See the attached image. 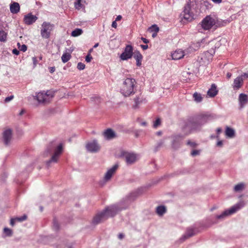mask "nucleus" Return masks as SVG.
<instances>
[{
	"mask_svg": "<svg viewBox=\"0 0 248 248\" xmlns=\"http://www.w3.org/2000/svg\"><path fill=\"white\" fill-rule=\"evenodd\" d=\"M208 44H210L212 47L198 57L197 61L200 65H206L209 64L212 60L213 56L215 53V49L219 47L220 43L215 40L210 41L207 38H203L200 42H198L191 46L195 50H196L201 47H205Z\"/></svg>",
	"mask_w": 248,
	"mask_h": 248,
	"instance_id": "obj_1",
	"label": "nucleus"
},
{
	"mask_svg": "<svg viewBox=\"0 0 248 248\" xmlns=\"http://www.w3.org/2000/svg\"><path fill=\"white\" fill-rule=\"evenodd\" d=\"M129 204L124 202H121L118 204L108 206L101 213L97 214L93 220V224H98L109 217L114 216L118 212L122 210L125 209Z\"/></svg>",
	"mask_w": 248,
	"mask_h": 248,
	"instance_id": "obj_2",
	"label": "nucleus"
},
{
	"mask_svg": "<svg viewBox=\"0 0 248 248\" xmlns=\"http://www.w3.org/2000/svg\"><path fill=\"white\" fill-rule=\"evenodd\" d=\"M63 151V146L62 143H57L55 142L50 143L43 153L44 157L50 156V158L46 162L47 167H50L53 163H56Z\"/></svg>",
	"mask_w": 248,
	"mask_h": 248,
	"instance_id": "obj_3",
	"label": "nucleus"
},
{
	"mask_svg": "<svg viewBox=\"0 0 248 248\" xmlns=\"http://www.w3.org/2000/svg\"><path fill=\"white\" fill-rule=\"evenodd\" d=\"M136 83L135 79L130 78H126L121 86V93L125 97L134 94L135 93Z\"/></svg>",
	"mask_w": 248,
	"mask_h": 248,
	"instance_id": "obj_4",
	"label": "nucleus"
},
{
	"mask_svg": "<svg viewBox=\"0 0 248 248\" xmlns=\"http://www.w3.org/2000/svg\"><path fill=\"white\" fill-rule=\"evenodd\" d=\"M53 96V93L48 91L46 93L44 92H40L36 93V95L33 96V98L34 99L36 100L39 103L46 104L49 103Z\"/></svg>",
	"mask_w": 248,
	"mask_h": 248,
	"instance_id": "obj_5",
	"label": "nucleus"
},
{
	"mask_svg": "<svg viewBox=\"0 0 248 248\" xmlns=\"http://www.w3.org/2000/svg\"><path fill=\"white\" fill-rule=\"evenodd\" d=\"M201 126L196 117H191L187 120L183 127L184 130L190 133L193 130H198Z\"/></svg>",
	"mask_w": 248,
	"mask_h": 248,
	"instance_id": "obj_6",
	"label": "nucleus"
},
{
	"mask_svg": "<svg viewBox=\"0 0 248 248\" xmlns=\"http://www.w3.org/2000/svg\"><path fill=\"white\" fill-rule=\"evenodd\" d=\"M54 28V25L48 22H44L41 25V35L43 38H49L51 31Z\"/></svg>",
	"mask_w": 248,
	"mask_h": 248,
	"instance_id": "obj_7",
	"label": "nucleus"
},
{
	"mask_svg": "<svg viewBox=\"0 0 248 248\" xmlns=\"http://www.w3.org/2000/svg\"><path fill=\"white\" fill-rule=\"evenodd\" d=\"M194 5V2L191 0H188L187 3L184 7L183 11L184 19L187 21H191L194 18V14L191 11V8Z\"/></svg>",
	"mask_w": 248,
	"mask_h": 248,
	"instance_id": "obj_8",
	"label": "nucleus"
},
{
	"mask_svg": "<svg viewBox=\"0 0 248 248\" xmlns=\"http://www.w3.org/2000/svg\"><path fill=\"white\" fill-rule=\"evenodd\" d=\"M216 22L215 18L210 16H206L201 22L202 28L204 30H209L215 25Z\"/></svg>",
	"mask_w": 248,
	"mask_h": 248,
	"instance_id": "obj_9",
	"label": "nucleus"
},
{
	"mask_svg": "<svg viewBox=\"0 0 248 248\" xmlns=\"http://www.w3.org/2000/svg\"><path fill=\"white\" fill-rule=\"evenodd\" d=\"M121 156L123 157L127 165H131L135 163L137 159V155L133 153L123 152Z\"/></svg>",
	"mask_w": 248,
	"mask_h": 248,
	"instance_id": "obj_10",
	"label": "nucleus"
},
{
	"mask_svg": "<svg viewBox=\"0 0 248 248\" xmlns=\"http://www.w3.org/2000/svg\"><path fill=\"white\" fill-rule=\"evenodd\" d=\"M118 168V165L115 164L111 168L109 169L105 173L103 181L100 182V185L103 186L106 182L109 181L112 175L115 173Z\"/></svg>",
	"mask_w": 248,
	"mask_h": 248,
	"instance_id": "obj_11",
	"label": "nucleus"
},
{
	"mask_svg": "<svg viewBox=\"0 0 248 248\" xmlns=\"http://www.w3.org/2000/svg\"><path fill=\"white\" fill-rule=\"evenodd\" d=\"M133 53V49L132 46L127 45L125 46L124 52L121 54L120 59L123 61L127 60L128 59L132 58Z\"/></svg>",
	"mask_w": 248,
	"mask_h": 248,
	"instance_id": "obj_12",
	"label": "nucleus"
},
{
	"mask_svg": "<svg viewBox=\"0 0 248 248\" xmlns=\"http://www.w3.org/2000/svg\"><path fill=\"white\" fill-rule=\"evenodd\" d=\"M248 78V73H244L236 78L233 81V89H239L243 84L244 80Z\"/></svg>",
	"mask_w": 248,
	"mask_h": 248,
	"instance_id": "obj_13",
	"label": "nucleus"
},
{
	"mask_svg": "<svg viewBox=\"0 0 248 248\" xmlns=\"http://www.w3.org/2000/svg\"><path fill=\"white\" fill-rule=\"evenodd\" d=\"M86 148L88 151L92 153L97 152L100 149V146L96 140L88 142L86 144Z\"/></svg>",
	"mask_w": 248,
	"mask_h": 248,
	"instance_id": "obj_14",
	"label": "nucleus"
},
{
	"mask_svg": "<svg viewBox=\"0 0 248 248\" xmlns=\"http://www.w3.org/2000/svg\"><path fill=\"white\" fill-rule=\"evenodd\" d=\"M232 214V206L229 209L225 210L220 215H217L215 217L217 221H222Z\"/></svg>",
	"mask_w": 248,
	"mask_h": 248,
	"instance_id": "obj_15",
	"label": "nucleus"
},
{
	"mask_svg": "<svg viewBox=\"0 0 248 248\" xmlns=\"http://www.w3.org/2000/svg\"><path fill=\"white\" fill-rule=\"evenodd\" d=\"M196 117L199 124H201V126L213 119V116L211 114H203L196 116Z\"/></svg>",
	"mask_w": 248,
	"mask_h": 248,
	"instance_id": "obj_16",
	"label": "nucleus"
},
{
	"mask_svg": "<svg viewBox=\"0 0 248 248\" xmlns=\"http://www.w3.org/2000/svg\"><path fill=\"white\" fill-rule=\"evenodd\" d=\"M12 138V131L10 129L5 130L3 133V139L6 145H9Z\"/></svg>",
	"mask_w": 248,
	"mask_h": 248,
	"instance_id": "obj_17",
	"label": "nucleus"
},
{
	"mask_svg": "<svg viewBox=\"0 0 248 248\" xmlns=\"http://www.w3.org/2000/svg\"><path fill=\"white\" fill-rule=\"evenodd\" d=\"M37 19L36 16L32 15L31 13H29L24 17V22L25 24L30 25L34 23Z\"/></svg>",
	"mask_w": 248,
	"mask_h": 248,
	"instance_id": "obj_18",
	"label": "nucleus"
},
{
	"mask_svg": "<svg viewBox=\"0 0 248 248\" xmlns=\"http://www.w3.org/2000/svg\"><path fill=\"white\" fill-rule=\"evenodd\" d=\"M103 135L107 140H111L116 137L115 133L110 128H108L105 130Z\"/></svg>",
	"mask_w": 248,
	"mask_h": 248,
	"instance_id": "obj_19",
	"label": "nucleus"
},
{
	"mask_svg": "<svg viewBox=\"0 0 248 248\" xmlns=\"http://www.w3.org/2000/svg\"><path fill=\"white\" fill-rule=\"evenodd\" d=\"M184 56V52L181 49H177L171 54L172 59L174 60H179Z\"/></svg>",
	"mask_w": 248,
	"mask_h": 248,
	"instance_id": "obj_20",
	"label": "nucleus"
},
{
	"mask_svg": "<svg viewBox=\"0 0 248 248\" xmlns=\"http://www.w3.org/2000/svg\"><path fill=\"white\" fill-rule=\"evenodd\" d=\"M133 56L136 60L137 65L140 66L142 60V56L141 53L139 51H136L134 52Z\"/></svg>",
	"mask_w": 248,
	"mask_h": 248,
	"instance_id": "obj_21",
	"label": "nucleus"
},
{
	"mask_svg": "<svg viewBox=\"0 0 248 248\" xmlns=\"http://www.w3.org/2000/svg\"><path fill=\"white\" fill-rule=\"evenodd\" d=\"M239 101L240 106V108H243L248 102L247 95L244 93H241L239 95Z\"/></svg>",
	"mask_w": 248,
	"mask_h": 248,
	"instance_id": "obj_22",
	"label": "nucleus"
},
{
	"mask_svg": "<svg viewBox=\"0 0 248 248\" xmlns=\"http://www.w3.org/2000/svg\"><path fill=\"white\" fill-rule=\"evenodd\" d=\"M10 11L12 14H17L19 12L20 10V5L17 2H13L11 4L10 6Z\"/></svg>",
	"mask_w": 248,
	"mask_h": 248,
	"instance_id": "obj_23",
	"label": "nucleus"
},
{
	"mask_svg": "<svg viewBox=\"0 0 248 248\" xmlns=\"http://www.w3.org/2000/svg\"><path fill=\"white\" fill-rule=\"evenodd\" d=\"M217 92L216 85L213 84L207 92V95L211 97H213L217 95Z\"/></svg>",
	"mask_w": 248,
	"mask_h": 248,
	"instance_id": "obj_24",
	"label": "nucleus"
},
{
	"mask_svg": "<svg viewBox=\"0 0 248 248\" xmlns=\"http://www.w3.org/2000/svg\"><path fill=\"white\" fill-rule=\"evenodd\" d=\"M196 233L195 230L192 228H189L187 229L185 234L182 237V239L185 240L189 237H190Z\"/></svg>",
	"mask_w": 248,
	"mask_h": 248,
	"instance_id": "obj_25",
	"label": "nucleus"
},
{
	"mask_svg": "<svg viewBox=\"0 0 248 248\" xmlns=\"http://www.w3.org/2000/svg\"><path fill=\"white\" fill-rule=\"evenodd\" d=\"M13 235V231L11 229L7 227L4 228L2 234V238H6L7 237H11Z\"/></svg>",
	"mask_w": 248,
	"mask_h": 248,
	"instance_id": "obj_26",
	"label": "nucleus"
},
{
	"mask_svg": "<svg viewBox=\"0 0 248 248\" xmlns=\"http://www.w3.org/2000/svg\"><path fill=\"white\" fill-rule=\"evenodd\" d=\"M167 211L166 208L164 205L158 206L156 208V212L159 216H163Z\"/></svg>",
	"mask_w": 248,
	"mask_h": 248,
	"instance_id": "obj_27",
	"label": "nucleus"
},
{
	"mask_svg": "<svg viewBox=\"0 0 248 248\" xmlns=\"http://www.w3.org/2000/svg\"><path fill=\"white\" fill-rule=\"evenodd\" d=\"M246 188V184L244 183H240L235 185L233 188V190L236 192L242 191Z\"/></svg>",
	"mask_w": 248,
	"mask_h": 248,
	"instance_id": "obj_28",
	"label": "nucleus"
},
{
	"mask_svg": "<svg viewBox=\"0 0 248 248\" xmlns=\"http://www.w3.org/2000/svg\"><path fill=\"white\" fill-rule=\"evenodd\" d=\"M71 58L70 52H65L62 56V61L63 63L67 62Z\"/></svg>",
	"mask_w": 248,
	"mask_h": 248,
	"instance_id": "obj_29",
	"label": "nucleus"
},
{
	"mask_svg": "<svg viewBox=\"0 0 248 248\" xmlns=\"http://www.w3.org/2000/svg\"><path fill=\"white\" fill-rule=\"evenodd\" d=\"M245 205V202L243 201H240L238 203L236 204L234 206H233V213L237 212L242 207H243Z\"/></svg>",
	"mask_w": 248,
	"mask_h": 248,
	"instance_id": "obj_30",
	"label": "nucleus"
},
{
	"mask_svg": "<svg viewBox=\"0 0 248 248\" xmlns=\"http://www.w3.org/2000/svg\"><path fill=\"white\" fill-rule=\"evenodd\" d=\"M145 100L142 98V97H140V96L136 97L134 99V101L135 105L134 106L135 108H138L139 106L143 102H144Z\"/></svg>",
	"mask_w": 248,
	"mask_h": 248,
	"instance_id": "obj_31",
	"label": "nucleus"
},
{
	"mask_svg": "<svg viewBox=\"0 0 248 248\" xmlns=\"http://www.w3.org/2000/svg\"><path fill=\"white\" fill-rule=\"evenodd\" d=\"M83 33V31L81 29H76L72 31L71 35L73 37H77Z\"/></svg>",
	"mask_w": 248,
	"mask_h": 248,
	"instance_id": "obj_32",
	"label": "nucleus"
},
{
	"mask_svg": "<svg viewBox=\"0 0 248 248\" xmlns=\"http://www.w3.org/2000/svg\"><path fill=\"white\" fill-rule=\"evenodd\" d=\"M194 100L196 102H201L202 101V98L200 93H195L193 95Z\"/></svg>",
	"mask_w": 248,
	"mask_h": 248,
	"instance_id": "obj_33",
	"label": "nucleus"
},
{
	"mask_svg": "<svg viewBox=\"0 0 248 248\" xmlns=\"http://www.w3.org/2000/svg\"><path fill=\"white\" fill-rule=\"evenodd\" d=\"M225 135L229 138L232 137V129L227 126L225 131Z\"/></svg>",
	"mask_w": 248,
	"mask_h": 248,
	"instance_id": "obj_34",
	"label": "nucleus"
},
{
	"mask_svg": "<svg viewBox=\"0 0 248 248\" xmlns=\"http://www.w3.org/2000/svg\"><path fill=\"white\" fill-rule=\"evenodd\" d=\"M7 33L3 30L0 31V41L4 42L6 40Z\"/></svg>",
	"mask_w": 248,
	"mask_h": 248,
	"instance_id": "obj_35",
	"label": "nucleus"
},
{
	"mask_svg": "<svg viewBox=\"0 0 248 248\" xmlns=\"http://www.w3.org/2000/svg\"><path fill=\"white\" fill-rule=\"evenodd\" d=\"M81 0H76L74 3V6L76 9L79 10L82 7V4L81 3Z\"/></svg>",
	"mask_w": 248,
	"mask_h": 248,
	"instance_id": "obj_36",
	"label": "nucleus"
},
{
	"mask_svg": "<svg viewBox=\"0 0 248 248\" xmlns=\"http://www.w3.org/2000/svg\"><path fill=\"white\" fill-rule=\"evenodd\" d=\"M17 46H18V48L20 50L22 51L23 52H25L27 49V46L25 45H20V43H17Z\"/></svg>",
	"mask_w": 248,
	"mask_h": 248,
	"instance_id": "obj_37",
	"label": "nucleus"
},
{
	"mask_svg": "<svg viewBox=\"0 0 248 248\" xmlns=\"http://www.w3.org/2000/svg\"><path fill=\"white\" fill-rule=\"evenodd\" d=\"M16 222H22L23 221L27 219V216L26 215H23V216L21 217H17L15 218Z\"/></svg>",
	"mask_w": 248,
	"mask_h": 248,
	"instance_id": "obj_38",
	"label": "nucleus"
},
{
	"mask_svg": "<svg viewBox=\"0 0 248 248\" xmlns=\"http://www.w3.org/2000/svg\"><path fill=\"white\" fill-rule=\"evenodd\" d=\"M85 67V65L82 62H78L77 65V68L79 70H83Z\"/></svg>",
	"mask_w": 248,
	"mask_h": 248,
	"instance_id": "obj_39",
	"label": "nucleus"
},
{
	"mask_svg": "<svg viewBox=\"0 0 248 248\" xmlns=\"http://www.w3.org/2000/svg\"><path fill=\"white\" fill-rule=\"evenodd\" d=\"M160 124H161V121H160V119L158 118L154 122L153 126L155 128H156Z\"/></svg>",
	"mask_w": 248,
	"mask_h": 248,
	"instance_id": "obj_40",
	"label": "nucleus"
},
{
	"mask_svg": "<svg viewBox=\"0 0 248 248\" xmlns=\"http://www.w3.org/2000/svg\"><path fill=\"white\" fill-rule=\"evenodd\" d=\"M151 29L152 31H155L156 33L159 31V28L156 25H153Z\"/></svg>",
	"mask_w": 248,
	"mask_h": 248,
	"instance_id": "obj_41",
	"label": "nucleus"
},
{
	"mask_svg": "<svg viewBox=\"0 0 248 248\" xmlns=\"http://www.w3.org/2000/svg\"><path fill=\"white\" fill-rule=\"evenodd\" d=\"M93 59L92 56L90 54H88L86 58H85V61L87 62H89L91 61L92 59Z\"/></svg>",
	"mask_w": 248,
	"mask_h": 248,
	"instance_id": "obj_42",
	"label": "nucleus"
},
{
	"mask_svg": "<svg viewBox=\"0 0 248 248\" xmlns=\"http://www.w3.org/2000/svg\"><path fill=\"white\" fill-rule=\"evenodd\" d=\"M53 227L55 230H58L59 229L58 222L55 219L53 221Z\"/></svg>",
	"mask_w": 248,
	"mask_h": 248,
	"instance_id": "obj_43",
	"label": "nucleus"
},
{
	"mask_svg": "<svg viewBox=\"0 0 248 248\" xmlns=\"http://www.w3.org/2000/svg\"><path fill=\"white\" fill-rule=\"evenodd\" d=\"M14 98V95H11L5 98L4 101L6 103L10 102Z\"/></svg>",
	"mask_w": 248,
	"mask_h": 248,
	"instance_id": "obj_44",
	"label": "nucleus"
},
{
	"mask_svg": "<svg viewBox=\"0 0 248 248\" xmlns=\"http://www.w3.org/2000/svg\"><path fill=\"white\" fill-rule=\"evenodd\" d=\"M200 153V152L198 150H193L191 153V155L193 156H194L196 155H199Z\"/></svg>",
	"mask_w": 248,
	"mask_h": 248,
	"instance_id": "obj_45",
	"label": "nucleus"
},
{
	"mask_svg": "<svg viewBox=\"0 0 248 248\" xmlns=\"http://www.w3.org/2000/svg\"><path fill=\"white\" fill-rule=\"evenodd\" d=\"M16 222V219H15V218H11L10 220V224L12 226H14L15 225V223Z\"/></svg>",
	"mask_w": 248,
	"mask_h": 248,
	"instance_id": "obj_46",
	"label": "nucleus"
},
{
	"mask_svg": "<svg viewBox=\"0 0 248 248\" xmlns=\"http://www.w3.org/2000/svg\"><path fill=\"white\" fill-rule=\"evenodd\" d=\"M187 145H189L193 147H194L196 146V143H195L194 142H193L192 141H188L187 142Z\"/></svg>",
	"mask_w": 248,
	"mask_h": 248,
	"instance_id": "obj_47",
	"label": "nucleus"
},
{
	"mask_svg": "<svg viewBox=\"0 0 248 248\" xmlns=\"http://www.w3.org/2000/svg\"><path fill=\"white\" fill-rule=\"evenodd\" d=\"M12 52L14 54L18 55L19 54V51L17 49L15 48L13 50Z\"/></svg>",
	"mask_w": 248,
	"mask_h": 248,
	"instance_id": "obj_48",
	"label": "nucleus"
},
{
	"mask_svg": "<svg viewBox=\"0 0 248 248\" xmlns=\"http://www.w3.org/2000/svg\"><path fill=\"white\" fill-rule=\"evenodd\" d=\"M223 143L222 140H218L217 143V146L218 147H221Z\"/></svg>",
	"mask_w": 248,
	"mask_h": 248,
	"instance_id": "obj_49",
	"label": "nucleus"
},
{
	"mask_svg": "<svg viewBox=\"0 0 248 248\" xmlns=\"http://www.w3.org/2000/svg\"><path fill=\"white\" fill-rule=\"evenodd\" d=\"M140 46L143 50H146L148 48V46L147 45H141Z\"/></svg>",
	"mask_w": 248,
	"mask_h": 248,
	"instance_id": "obj_50",
	"label": "nucleus"
},
{
	"mask_svg": "<svg viewBox=\"0 0 248 248\" xmlns=\"http://www.w3.org/2000/svg\"><path fill=\"white\" fill-rule=\"evenodd\" d=\"M111 26L113 27V28H116L117 26V24L116 23V21H114L112 22V25H111Z\"/></svg>",
	"mask_w": 248,
	"mask_h": 248,
	"instance_id": "obj_51",
	"label": "nucleus"
},
{
	"mask_svg": "<svg viewBox=\"0 0 248 248\" xmlns=\"http://www.w3.org/2000/svg\"><path fill=\"white\" fill-rule=\"evenodd\" d=\"M141 39L142 40L143 43H145V44H147V43H149L148 40H147V39H146V38H145L144 37H141Z\"/></svg>",
	"mask_w": 248,
	"mask_h": 248,
	"instance_id": "obj_52",
	"label": "nucleus"
},
{
	"mask_svg": "<svg viewBox=\"0 0 248 248\" xmlns=\"http://www.w3.org/2000/svg\"><path fill=\"white\" fill-rule=\"evenodd\" d=\"M222 130L221 128L219 127V128H217V135L218 136V135L221 133L222 132Z\"/></svg>",
	"mask_w": 248,
	"mask_h": 248,
	"instance_id": "obj_53",
	"label": "nucleus"
},
{
	"mask_svg": "<svg viewBox=\"0 0 248 248\" xmlns=\"http://www.w3.org/2000/svg\"><path fill=\"white\" fill-rule=\"evenodd\" d=\"M163 144H164V141L163 140H161V141H159L157 143V147L159 148V147H161Z\"/></svg>",
	"mask_w": 248,
	"mask_h": 248,
	"instance_id": "obj_54",
	"label": "nucleus"
},
{
	"mask_svg": "<svg viewBox=\"0 0 248 248\" xmlns=\"http://www.w3.org/2000/svg\"><path fill=\"white\" fill-rule=\"evenodd\" d=\"M118 238H119V239H121H121H123V238H124V234H123V233H119V235H118Z\"/></svg>",
	"mask_w": 248,
	"mask_h": 248,
	"instance_id": "obj_55",
	"label": "nucleus"
},
{
	"mask_svg": "<svg viewBox=\"0 0 248 248\" xmlns=\"http://www.w3.org/2000/svg\"><path fill=\"white\" fill-rule=\"evenodd\" d=\"M32 61L34 64V65L35 66L37 64V59L35 57L32 58Z\"/></svg>",
	"mask_w": 248,
	"mask_h": 248,
	"instance_id": "obj_56",
	"label": "nucleus"
},
{
	"mask_svg": "<svg viewBox=\"0 0 248 248\" xmlns=\"http://www.w3.org/2000/svg\"><path fill=\"white\" fill-rule=\"evenodd\" d=\"M122 16L121 15H119L116 17L115 21H119L122 19Z\"/></svg>",
	"mask_w": 248,
	"mask_h": 248,
	"instance_id": "obj_57",
	"label": "nucleus"
},
{
	"mask_svg": "<svg viewBox=\"0 0 248 248\" xmlns=\"http://www.w3.org/2000/svg\"><path fill=\"white\" fill-rule=\"evenodd\" d=\"M226 76H227V78L229 79L232 77V74L231 73L228 72V73H227Z\"/></svg>",
	"mask_w": 248,
	"mask_h": 248,
	"instance_id": "obj_58",
	"label": "nucleus"
},
{
	"mask_svg": "<svg viewBox=\"0 0 248 248\" xmlns=\"http://www.w3.org/2000/svg\"><path fill=\"white\" fill-rule=\"evenodd\" d=\"M140 125L142 126H146L147 125V123L145 122H143L140 123Z\"/></svg>",
	"mask_w": 248,
	"mask_h": 248,
	"instance_id": "obj_59",
	"label": "nucleus"
},
{
	"mask_svg": "<svg viewBox=\"0 0 248 248\" xmlns=\"http://www.w3.org/2000/svg\"><path fill=\"white\" fill-rule=\"evenodd\" d=\"M211 138L212 139L216 138V139H217V140H219V137H218V135H217V136H216L212 135V136H211Z\"/></svg>",
	"mask_w": 248,
	"mask_h": 248,
	"instance_id": "obj_60",
	"label": "nucleus"
},
{
	"mask_svg": "<svg viewBox=\"0 0 248 248\" xmlns=\"http://www.w3.org/2000/svg\"><path fill=\"white\" fill-rule=\"evenodd\" d=\"M156 134L158 136H160L162 134L161 131H158L156 133Z\"/></svg>",
	"mask_w": 248,
	"mask_h": 248,
	"instance_id": "obj_61",
	"label": "nucleus"
},
{
	"mask_svg": "<svg viewBox=\"0 0 248 248\" xmlns=\"http://www.w3.org/2000/svg\"><path fill=\"white\" fill-rule=\"evenodd\" d=\"M55 70V68L54 67H51V70H50V72L51 73H52Z\"/></svg>",
	"mask_w": 248,
	"mask_h": 248,
	"instance_id": "obj_62",
	"label": "nucleus"
},
{
	"mask_svg": "<svg viewBox=\"0 0 248 248\" xmlns=\"http://www.w3.org/2000/svg\"><path fill=\"white\" fill-rule=\"evenodd\" d=\"M98 46V43H96L95 44L94 46H93V47L94 48H96V47H97Z\"/></svg>",
	"mask_w": 248,
	"mask_h": 248,
	"instance_id": "obj_63",
	"label": "nucleus"
},
{
	"mask_svg": "<svg viewBox=\"0 0 248 248\" xmlns=\"http://www.w3.org/2000/svg\"><path fill=\"white\" fill-rule=\"evenodd\" d=\"M156 33H153V34H152V36H153V37H155L156 36Z\"/></svg>",
	"mask_w": 248,
	"mask_h": 248,
	"instance_id": "obj_64",
	"label": "nucleus"
}]
</instances>
